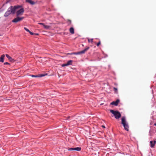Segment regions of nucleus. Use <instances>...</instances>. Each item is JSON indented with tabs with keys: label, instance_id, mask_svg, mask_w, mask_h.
Wrapping results in <instances>:
<instances>
[{
	"label": "nucleus",
	"instance_id": "f257e3e1",
	"mask_svg": "<svg viewBox=\"0 0 156 156\" xmlns=\"http://www.w3.org/2000/svg\"><path fill=\"white\" fill-rule=\"evenodd\" d=\"M20 7V6H15L14 7L10 6L8 9L7 11L5 13L4 16L5 17L8 16L10 14H14L16 9Z\"/></svg>",
	"mask_w": 156,
	"mask_h": 156
},
{
	"label": "nucleus",
	"instance_id": "f03ea898",
	"mask_svg": "<svg viewBox=\"0 0 156 156\" xmlns=\"http://www.w3.org/2000/svg\"><path fill=\"white\" fill-rule=\"evenodd\" d=\"M121 124L123 126L125 130L127 131H129V125L127 122L126 118L125 116H123L121 118Z\"/></svg>",
	"mask_w": 156,
	"mask_h": 156
},
{
	"label": "nucleus",
	"instance_id": "7ed1b4c3",
	"mask_svg": "<svg viewBox=\"0 0 156 156\" xmlns=\"http://www.w3.org/2000/svg\"><path fill=\"white\" fill-rule=\"evenodd\" d=\"M110 112L112 113L116 119H119L121 117V115L119 112L118 111H115L113 110H110Z\"/></svg>",
	"mask_w": 156,
	"mask_h": 156
},
{
	"label": "nucleus",
	"instance_id": "20e7f679",
	"mask_svg": "<svg viewBox=\"0 0 156 156\" xmlns=\"http://www.w3.org/2000/svg\"><path fill=\"white\" fill-rule=\"evenodd\" d=\"M90 48V47H87L84 49L83 50L81 51H80L76 52H73L71 53H68L67 54L68 55H78L80 54H84Z\"/></svg>",
	"mask_w": 156,
	"mask_h": 156
},
{
	"label": "nucleus",
	"instance_id": "39448f33",
	"mask_svg": "<svg viewBox=\"0 0 156 156\" xmlns=\"http://www.w3.org/2000/svg\"><path fill=\"white\" fill-rule=\"evenodd\" d=\"M24 18V17H19V16H17V17L16 18L14 19L12 21V22L14 23H17L22 20Z\"/></svg>",
	"mask_w": 156,
	"mask_h": 156
},
{
	"label": "nucleus",
	"instance_id": "423d86ee",
	"mask_svg": "<svg viewBox=\"0 0 156 156\" xmlns=\"http://www.w3.org/2000/svg\"><path fill=\"white\" fill-rule=\"evenodd\" d=\"M23 8H21L18 10L16 12V16H18L22 15L24 12Z\"/></svg>",
	"mask_w": 156,
	"mask_h": 156
},
{
	"label": "nucleus",
	"instance_id": "0eeeda50",
	"mask_svg": "<svg viewBox=\"0 0 156 156\" xmlns=\"http://www.w3.org/2000/svg\"><path fill=\"white\" fill-rule=\"evenodd\" d=\"M120 101L119 99H117L115 101H113L111 103V104L115 106H117Z\"/></svg>",
	"mask_w": 156,
	"mask_h": 156
},
{
	"label": "nucleus",
	"instance_id": "6e6552de",
	"mask_svg": "<svg viewBox=\"0 0 156 156\" xmlns=\"http://www.w3.org/2000/svg\"><path fill=\"white\" fill-rule=\"evenodd\" d=\"M5 55L10 62H14L15 61V60L11 57L9 55L6 54Z\"/></svg>",
	"mask_w": 156,
	"mask_h": 156
},
{
	"label": "nucleus",
	"instance_id": "1a4fd4ad",
	"mask_svg": "<svg viewBox=\"0 0 156 156\" xmlns=\"http://www.w3.org/2000/svg\"><path fill=\"white\" fill-rule=\"evenodd\" d=\"M47 74L45 75L44 74H39L38 75H31V76L32 77H42L45 76V75H47Z\"/></svg>",
	"mask_w": 156,
	"mask_h": 156
},
{
	"label": "nucleus",
	"instance_id": "9d476101",
	"mask_svg": "<svg viewBox=\"0 0 156 156\" xmlns=\"http://www.w3.org/2000/svg\"><path fill=\"white\" fill-rule=\"evenodd\" d=\"M155 140L151 141H150V146L151 147H153L156 143Z\"/></svg>",
	"mask_w": 156,
	"mask_h": 156
},
{
	"label": "nucleus",
	"instance_id": "9b49d317",
	"mask_svg": "<svg viewBox=\"0 0 156 156\" xmlns=\"http://www.w3.org/2000/svg\"><path fill=\"white\" fill-rule=\"evenodd\" d=\"M26 2L29 3L31 5H34L35 4V2L31 0H26Z\"/></svg>",
	"mask_w": 156,
	"mask_h": 156
},
{
	"label": "nucleus",
	"instance_id": "f8f14e48",
	"mask_svg": "<svg viewBox=\"0 0 156 156\" xmlns=\"http://www.w3.org/2000/svg\"><path fill=\"white\" fill-rule=\"evenodd\" d=\"M5 57V55L4 54H3L1 55L0 57V62H4Z\"/></svg>",
	"mask_w": 156,
	"mask_h": 156
},
{
	"label": "nucleus",
	"instance_id": "ddd939ff",
	"mask_svg": "<svg viewBox=\"0 0 156 156\" xmlns=\"http://www.w3.org/2000/svg\"><path fill=\"white\" fill-rule=\"evenodd\" d=\"M69 32L71 34H74V29L73 27H71L69 29Z\"/></svg>",
	"mask_w": 156,
	"mask_h": 156
},
{
	"label": "nucleus",
	"instance_id": "4468645a",
	"mask_svg": "<svg viewBox=\"0 0 156 156\" xmlns=\"http://www.w3.org/2000/svg\"><path fill=\"white\" fill-rule=\"evenodd\" d=\"M81 148L80 147H74V151H80L81 150Z\"/></svg>",
	"mask_w": 156,
	"mask_h": 156
},
{
	"label": "nucleus",
	"instance_id": "2eb2a0df",
	"mask_svg": "<svg viewBox=\"0 0 156 156\" xmlns=\"http://www.w3.org/2000/svg\"><path fill=\"white\" fill-rule=\"evenodd\" d=\"M72 62H73V61L70 60H69V61H68L67 63L68 66H69V65H71L72 63Z\"/></svg>",
	"mask_w": 156,
	"mask_h": 156
},
{
	"label": "nucleus",
	"instance_id": "dca6fc26",
	"mask_svg": "<svg viewBox=\"0 0 156 156\" xmlns=\"http://www.w3.org/2000/svg\"><path fill=\"white\" fill-rule=\"evenodd\" d=\"M113 90L114 91V92L115 93L117 94L118 93V89L117 88L115 87L113 88Z\"/></svg>",
	"mask_w": 156,
	"mask_h": 156
},
{
	"label": "nucleus",
	"instance_id": "f3484780",
	"mask_svg": "<svg viewBox=\"0 0 156 156\" xmlns=\"http://www.w3.org/2000/svg\"><path fill=\"white\" fill-rule=\"evenodd\" d=\"M43 27H44V28L46 29H49L50 27L49 26L45 25L44 24L43 26Z\"/></svg>",
	"mask_w": 156,
	"mask_h": 156
},
{
	"label": "nucleus",
	"instance_id": "a211bd4d",
	"mask_svg": "<svg viewBox=\"0 0 156 156\" xmlns=\"http://www.w3.org/2000/svg\"><path fill=\"white\" fill-rule=\"evenodd\" d=\"M93 39H88V42H91L92 43H93Z\"/></svg>",
	"mask_w": 156,
	"mask_h": 156
},
{
	"label": "nucleus",
	"instance_id": "6ab92c4d",
	"mask_svg": "<svg viewBox=\"0 0 156 156\" xmlns=\"http://www.w3.org/2000/svg\"><path fill=\"white\" fill-rule=\"evenodd\" d=\"M68 150H69V151H74V147L73 148H68Z\"/></svg>",
	"mask_w": 156,
	"mask_h": 156
},
{
	"label": "nucleus",
	"instance_id": "aec40b11",
	"mask_svg": "<svg viewBox=\"0 0 156 156\" xmlns=\"http://www.w3.org/2000/svg\"><path fill=\"white\" fill-rule=\"evenodd\" d=\"M68 66V65L67 63H66V64H63L62 65V67L66 66Z\"/></svg>",
	"mask_w": 156,
	"mask_h": 156
},
{
	"label": "nucleus",
	"instance_id": "412c9836",
	"mask_svg": "<svg viewBox=\"0 0 156 156\" xmlns=\"http://www.w3.org/2000/svg\"><path fill=\"white\" fill-rule=\"evenodd\" d=\"M24 29L27 31L29 32H30V31L29 30H28L27 28L26 27H24Z\"/></svg>",
	"mask_w": 156,
	"mask_h": 156
},
{
	"label": "nucleus",
	"instance_id": "4be33fe9",
	"mask_svg": "<svg viewBox=\"0 0 156 156\" xmlns=\"http://www.w3.org/2000/svg\"><path fill=\"white\" fill-rule=\"evenodd\" d=\"M101 44V41H99V42L97 43L96 44L97 46H99V45Z\"/></svg>",
	"mask_w": 156,
	"mask_h": 156
},
{
	"label": "nucleus",
	"instance_id": "5701e85b",
	"mask_svg": "<svg viewBox=\"0 0 156 156\" xmlns=\"http://www.w3.org/2000/svg\"><path fill=\"white\" fill-rule=\"evenodd\" d=\"M4 64L5 65H10V64L8 62H5L4 63Z\"/></svg>",
	"mask_w": 156,
	"mask_h": 156
},
{
	"label": "nucleus",
	"instance_id": "b1692460",
	"mask_svg": "<svg viewBox=\"0 0 156 156\" xmlns=\"http://www.w3.org/2000/svg\"><path fill=\"white\" fill-rule=\"evenodd\" d=\"M67 21L69 22V24H71V21L70 20H68Z\"/></svg>",
	"mask_w": 156,
	"mask_h": 156
},
{
	"label": "nucleus",
	"instance_id": "393cba45",
	"mask_svg": "<svg viewBox=\"0 0 156 156\" xmlns=\"http://www.w3.org/2000/svg\"><path fill=\"white\" fill-rule=\"evenodd\" d=\"M39 24L42 25L43 26L44 25V24L43 23H38Z\"/></svg>",
	"mask_w": 156,
	"mask_h": 156
},
{
	"label": "nucleus",
	"instance_id": "a878e982",
	"mask_svg": "<svg viewBox=\"0 0 156 156\" xmlns=\"http://www.w3.org/2000/svg\"><path fill=\"white\" fill-rule=\"evenodd\" d=\"M29 33H30V34H31V35H33V34H34V33L31 32V31H30V32H29Z\"/></svg>",
	"mask_w": 156,
	"mask_h": 156
},
{
	"label": "nucleus",
	"instance_id": "bb28decb",
	"mask_svg": "<svg viewBox=\"0 0 156 156\" xmlns=\"http://www.w3.org/2000/svg\"><path fill=\"white\" fill-rule=\"evenodd\" d=\"M34 34L35 35H39V34Z\"/></svg>",
	"mask_w": 156,
	"mask_h": 156
},
{
	"label": "nucleus",
	"instance_id": "cd10ccee",
	"mask_svg": "<svg viewBox=\"0 0 156 156\" xmlns=\"http://www.w3.org/2000/svg\"><path fill=\"white\" fill-rule=\"evenodd\" d=\"M102 127L104 128H105V127L104 126H102Z\"/></svg>",
	"mask_w": 156,
	"mask_h": 156
},
{
	"label": "nucleus",
	"instance_id": "c85d7f7f",
	"mask_svg": "<svg viewBox=\"0 0 156 156\" xmlns=\"http://www.w3.org/2000/svg\"><path fill=\"white\" fill-rule=\"evenodd\" d=\"M154 125H155V126H156V123H155L154 124Z\"/></svg>",
	"mask_w": 156,
	"mask_h": 156
},
{
	"label": "nucleus",
	"instance_id": "c756f323",
	"mask_svg": "<svg viewBox=\"0 0 156 156\" xmlns=\"http://www.w3.org/2000/svg\"><path fill=\"white\" fill-rule=\"evenodd\" d=\"M115 85H117V84H116V83H115Z\"/></svg>",
	"mask_w": 156,
	"mask_h": 156
}]
</instances>
